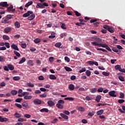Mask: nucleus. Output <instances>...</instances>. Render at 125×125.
Returning <instances> with one entry per match:
<instances>
[{
    "label": "nucleus",
    "mask_w": 125,
    "mask_h": 125,
    "mask_svg": "<svg viewBox=\"0 0 125 125\" xmlns=\"http://www.w3.org/2000/svg\"><path fill=\"white\" fill-rule=\"evenodd\" d=\"M46 96H47V92H44L43 94L40 95V97H41V98H45V97H46Z\"/></svg>",
    "instance_id": "nucleus-26"
},
{
    "label": "nucleus",
    "mask_w": 125,
    "mask_h": 125,
    "mask_svg": "<svg viewBox=\"0 0 125 125\" xmlns=\"http://www.w3.org/2000/svg\"><path fill=\"white\" fill-rule=\"evenodd\" d=\"M21 46L22 48H26L27 47V44L26 43H21Z\"/></svg>",
    "instance_id": "nucleus-61"
},
{
    "label": "nucleus",
    "mask_w": 125,
    "mask_h": 125,
    "mask_svg": "<svg viewBox=\"0 0 125 125\" xmlns=\"http://www.w3.org/2000/svg\"><path fill=\"white\" fill-rule=\"evenodd\" d=\"M78 110L80 112H84V108L82 106H80L79 107H78Z\"/></svg>",
    "instance_id": "nucleus-42"
},
{
    "label": "nucleus",
    "mask_w": 125,
    "mask_h": 125,
    "mask_svg": "<svg viewBox=\"0 0 125 125\" xmlns=\"http://www.w3.org/2000/svg\"><path fill=\"white\" fill-rule=\"evenodd\" d=\"M115 70H118V71H120V72L121 71H122V67H121V66L120 65H119V64H117V65H116L115 66Z\"/></svg>",
    "instance_id": "nucleus-15"
},
{
    "label": "nucleus",
    "mask_w": 125,
    "mask_h": 125,
    "mask_svg": "<svg viewBox=\"0 0 125 125\" xmlns=\"http://www.w3.org/2000/svg\"><path fill=\"white\" fill-rule=\"evenodd\" d=\"M64 60H65L67 62H70V58L67 56L64 57Z\"/></svg>",
    "instance_id": "nucleus-62"
},
{
    "label": "nucleus",
    "mask_w": 125,
    "mask_h": 125,
    "mask_svg": "<svg viewBox=\"0 0 125 125\" xmlns=\"http://www.w3.org/2000/svg\"><path fill=\"white\" fill-rule=\"evenodd\" d=\"M12 8H13V6L11 5L10 6L7 8V10L8 12H11V10H12Z\"/></svg>",
    "instance_id": "nucleus-40"
},
{
    "label": "nucleus",
    "mask_w": 125,
    "mask_h": 125,
    "mask_svg": "<svg viewBox=\"0 0 125 125\" xmlns=\"http://www.w3.org/2000/svg\"><path fill=\"white\" fill-rule=\"evenodd\" d=\"M30 14H33V11H28L27 13L23 14L22 16L23 17H29Z\"/></svg>",
    "instance_id": "nucleus-4"
},
{
    "label": "nucleus",
    "mask_w": 125,
    "mask_h": 125,
    "mask_svg": "<svg viewBox=\"0 0 125 125\" xmlns=\"http://www.w3.org/2000/svg\"><path fill=\"white\" fill-rule=\"evenodd\" d=\"M49 78L50 80H56L57 79L56 76H54L53 74L50 75Z\"/></svg>",
    "instance_id": "nucleus-29"
},
{
    "label": "nucleus",
    "mask_w": 125,
    "mask_h": 125,
    "mask_svg": "<svg viewBox=\"0 0 125 125\" xmlns=\"http://www.w3.org/2000/svg\"><path fill=\"white\" fill-rule=\"evenodd\" d=\"M59 104H65V102L63 100H60L58 102Z\"/></svg>",
    "instance_id": "nucleus-50"
},
{
    "label": "nucleus",
    "mask_w": 125,
    "mask_h": 125,
    "mask_svg": "<svg viewBox=\"0 0 125 125\" xmlns=\"http://www.w3.org/2000/svg\"><path fill=\"white\" fill-rule=\"evenodd\" d=\"M3 69L4 71H6L7 72H8L9 70H10V71H13V70H14V66L12 64H9L7 66H4Z\"/></svg>",
    "instance_id": "nucleus-1"
},
{
    "label": "nucleus",
    "mask_w": 125,
    "mask_h": 125,
    "mask_svg": "<svg viewBox=\"0 0 125 125\" xmlns=\"http://www.w3.org/2000/svg\"><path fill=\"white\" fill-rule=\"evenodd\" d=\"M22 105V107H24V108H28V103H23Z\"/></svg>",
    "instance_id": "nucleus-48"
},
{
    "label": "nucleus",
    "mask_w": 125,
    "mask_h": 125,
    "mask_svg": "<svg viewBox=\"0 0 125 125\" xmlns=\"http://www.w3.org/2000/svg\"><path fill=\"white\" fill-rule=\"evenodd\" d=\"M40 112H45V113H48V109H47V108H42L40 110Z\"/></svg>",
    "instance_id": "nucleus-33"
},
{
    "label": "nucleus",
    "mask_w": 125,
    "mask_h": 125,
    "mask_svg": "<svg viewBox=\"0 0 125 125\" xmlns=\"http://www.w3.org/2000/svg\"><path fill=\"white\" fill-rule=\"evenodd\" d=\"M74 13H75V15L76 16H77L78 17L81 16V15H82V14H81V13H80L79 12L75 11H74Z\"/></svg>",
    "instance_id": "nucleus-51"
},
{
    "label": "nucleus",
    "mask_w": 125,
    "mask_h": 125,
    "mask_svg": "<svg viewBox=\"0 0 125 125\" xmlns=\"http://www.w3.org/2000/svg\"><path fill=\"white\" fill-rule=\"evenodd\" d=\"M85 74L86 76H87V77H90V76L91 75V72L88 70H87L85 72Z\"/></svg>",
    "instance_id": "nucleus-32"
},
{
    "label": "nucleus",
    "mask_w": 125,
    "mask_h": 125,
    "mask_svg": "<svg viewBox=\"0 0 125 125\" xmlns=\"http://www.w3.org/2000/svg\"><path fill=\"white\" fill-rule=\"evenodd\" d=\"M68 88L70 90H74V89H75V85L73 84H70L68 86Z\"/></svg>",
    "instance_id": "nucleus-18"
},
{
    "label": "nucleus",
    "mask_w": 125,
    "mask_h": 125,
    "mask_svg": "<svg viewBox=\"0 0 125 125\" xmlns=\"http://www.w3.org/2000/svg\"><path fill=\"white\" fill-rule=\"evenodd\" d=\"M14 116L16 118H21V115H20L18 112H16L14 114Z\"/></svg>",
    "instance_id": "nucleus-45"
},
{
    "label": "nucleus",
    "mask_w": 125,
    "mask_h": 125,
    "mask_svg": "<svg viewBox=\"0 0 125 125\" xmlns=\"http://www.w3.org/2000/svg\"><path fill=\"white\" fill-rule=\"evenodd\" d=\"M60 116L62 117V118H63V119H64V120H68L69 119V117L68 116L66 115L64 113H60Z\"/></svg>",
    "instance_id": "nucleus-10"
},
{
    "label": "nucleus",
    "mask_w": 125,
    "mask_h": 125,
    "mask_svg": "<svg viewBox=\"0 0 125 125\" xmlns=\"http://www.w3.org/2000/svg\"><path fill=\"white\" fill-rule=\"evenodd\" d=\"M11 47L15 50H17L18 51H19V48H18V46L16 44H12L11 46Z\"/></svg>",
    "instance_id": "nucleus-8"
},
{
    "label": "nucleus",
    "mask_w": 125,
    "mask_h": 125,
    "mask_svg": "<svg viewBox=\"0 0 125 125\" xmlns=\"http://www.w3.org/2000/svg\"><path fill=\"white\" fill-rule=\"evenodd\" d=\"M15 26L16 28H20V23L18 21H16L15 23Z\"/></svg>",
    "instance_id": "nucleus-35"
},
{
    "label": "nucleus",
    "mask_w": 125,
    "mask_h": 125,
    "mask_svg": "<svg viewBox=\"0 0 125 125\" xmlns=\"http://www.w3.org/2000/svg\"><path fill=\"white\" fill-rule=\"evenodd\" d=\"M104 112V110L103 109H101L97 111V115H98V116H100L101 115H102L103 114Z\"/></svg>",
    "instance_id": "nucleus-22"
},
{
    "label": "nucleus",
    "mask_w": 125,
    "mask_h": 125,
    "mask_svg": "<svg viewBox=\"0 0 125 125\" xmlns=\"http://www.w3.org/2000/svg\"><path fill=\"white\" fill-rule=\"evenodd\" d=\"M6 17H7V18L9 20V19H12V18H13V15H10V14L7 15L6 16Z\"/></svg>",
    "instance_id": "nucleus-53"
},
{
    "label": "nucleus",
    "mask_w": 125,
    "mask_h": 125,
    "mask_svg": "<svg viewBox=\"0 0 125 125\" xmlns=\"http://www.w3.org/2000/svg\"><path fill=\"white\" fill-rule=\"evenodd\" d=\"M4 32L5 33H9V32H11V28L10 27H7L4 29Z\"/></svg>",
    "instance_id": "nucleus-24"
},
{
    "label": "nucleus",
    "mask_w": 125,
    "mask_h": 125,
    "mask_svg": "<svg viewBox=\"0 0 125 125\" xmlns=\"http://www.w3.org/2000/svg\"><path fill=\"white\" fill-rule=\"evenodd\" d=\"M61 45H62V43L61 42H57L55 44V46H56V47H58V48H60Z\"/></svg>",
    "instance_id": "nucleus-30"
},
{
    "label": "nucleus",
    "mask_w": 125,
    "mask_h": 125,
    "mask_svg": "<svg viewBox=\"0 0 125 125\" xmlns=\"http://www.w3.org/2000/svg\"><path fill=\"white\" fill-rule=\"evenodd\" d=\"M5 61V58L2 56H0V62H4Z\"/></svg>",
    "instance_id": "nucleus-37"
},
{
    "label": "nucleus",
    "mask_w": 125,
    "mask_h": 125,
    "mask_svg": "<svg viewBox=\"0 0 125 125\" xmlns=\"http://www.w3.org/2000/svg\"><path fill=\"white\" fill-rule=\"evenodd\" d=\"M9 4H7V2H2L0 3V6L2 7H8Z\"/></svg>",
    "instance_id": "nucleus-6"
},
{
    "label": "nucleus",
    "mask_w": 125,
    "mask_h": 125,
    "mask_svg": "<svg viewBox=\"0 0 125 125\" xmlns=\"http://www.w3.org/2000/svg\"><path fill=\"white\" fill-rule=\"evenodd\" d=\"M61 24H62V29H64V30H66V29H67V26H66V24L64 23L61 22Z\"/></svg>",
    "instance_id": "nucleus-27"
},
{
    "label": "nucleus",
    "mask_w": 125,
    "mask_h": 125,
    "mask_svg": "<svg viewBox=\"0 0 125 125\" xmlns=\"http://www.w3.org/2000/svg\"><path fill=\"white\" fill-rule=\"evenodd\" d=\"M17 93H18V91H17L16 90H12L11 91V94H12V95H13V96L17 95Z\"/></svg>",
    "instance_id": "nucleus-19"
},
{
    "label": "nucleus",
    "mask_w": 125,
    "mask_h": 125,
    "mask_svg": "<svg viewBox=\"0 0 125 125\" xmlns=\"http://www.w3.org/2000/svg\"><path fill=\"white\" fill-rule=\"evenodd\" d=\"M22 100H23V99L18 98L15 100V102H17L18 103H20L21 101H22Z\"/></svg>",
    "instance_id": "nucleus-52"
},
{
    "label": "nucleus",
    "mask_w": 125,
    "mask_h": 125,
    "mask_svg": "<svg viewBox=\"0 0 125 125\" xmlns=\"http://www.w3.org/2000/svg\"><path fill=\"white\" fill-rule=\"evenodd\" d=\"M37 8H43V4L41 3H38L36 6Z\"/></svg>",
    "instance_id": "nucleus-20"
},
{
    "label": "nucleus",
    "mask_w": 125,
    "mask_h": 125,
    "mask_svg": "<svg viewBox=\"0 0 125 125\" xmlns=\"http://www.w3.org/2000/svg\"><path fill=\"white\" fill-rule=\"evenodd\" d=\"M97 91V89L96 88H93L91 89V93H95Z\"/></svg>",
    "instance_id": "nucleus-49"
},
{
    "label": "nucleus",
    "mask_w": 125,
    "mask_h": 125,
    "mask_svg": "<svg viewBox=\"0 0 125 125\" xmlns=\"http://www.w3.org/2000/svg\"><path fill=\"white\" fill-rule=\"evenodd\" d=\"M27 85L28 86H29L30 87H34V86H35V85H34V84H33L31 83H27Z\"/></svg>",
    "instance_id": "nucleus-47"
},
{
    "label": "nucleus",
    "mask_w": 125,
    "mask_h": 125,
    "mask_svg": "<svg viewBox=\"0 0 125 125\" xmlns=\"http://www.w3.org/2000/svg\"><path fill=\"white\" fill-rule=\"evenodd\" d=\"M1 23L3 24H6V23H10V21H9V20L7 18L5 20H4L3 21H2Z\"/></svg>",
    "instance_id": "nucleus-17"
},
{
    "label": "nucleus",
    "mask_w": 125,
    "mask_h": 125,
    "mask_svg": "<svg viewBox=\"0 0 125 125\" xmlns=\"http://www.w3.org/2000/svg\"><path fill=\"white\" fill-rule=\"evenodd\" d=\"M33 103L37 105H41L42 104V100L39 99H35L33 100Z\"/></svg>",
    "instance_id": "nucleus-3"
},
{
    "label": "nucleus",
    "mask_w": 125,
    "mask_h": 125,
    "mask_svg": "<svg viewBox=\"0 0 125 125\" xmlns=\"http://www.w3.org/2000/svg\"><path fill=\"white\" fill-rule=\"evenodd\" d=\"M34 42L35 43H39L41 42V39H40L39 38H37L34 40Z\"/></svg>",
    "instance_id": "nucleus-39"
},
{
    "label": "nucleus",
    "mask_w": 125,
    "mask_h": 125,
    "mask_svg": "<svg viewBox=\"0 0 125 125\" xmlns=\"http://www.w3.org/2000/svg\"><path fill=\"white\" fill-rule=\"evenodd\" d=\"M32 4H33V1H30L25 4V7H29V6H30V5H32Z\"/></svg>",
    "instance_id": "nucleus-23"
},
{
    "label": "nucleus",
    "mask_w": 125,
    "mask_h": 125,
    "mask_svg": "<svg viewBox=\"0 0 125 125\" xmlns=\"http://www.w3.org/2000/svg\"><path fill=\"white\" fill-rule=\"evenodd\" d=\"M56 107L58 108V109H63L64 108V106L62 104H57L56 105Z\"/></svg>",
    "instance_id": "nucleus-13"
},
{
    "label": "nucleus",
    "mask_w": 125,
    "mask_h": 125,
    "mask_svg": "<svg viewBox=\"0 0 125 125\" xmlns=\"http://www.w3.org/2000/svg\"><path fill=\"white\" fill-rule=\"evenodd\" d=\"M118 103H119V104H122V103H124L125 102V100L119 99L118 100Z\"/></svg>",
    "instance_id": "nucleus-57"
},
{
    "label": "nucleus",
    "mask_w": 125,
    "mask_h": 125,
    "mask_svg": "<svg viewBox=\"0 0 125 125\" xmlns=\"http://www.w3.org/2000/svg\"><path fill=\"white\" fill-rule=\"evenodd\" d=\"M24 117L25 118H27V119H30V118H31V115L26 114L24 115Z\"/></svg>",
    "instance_id": "nucleus-63"
},
{
    "label": "nucleus",
    "mask_w": 125,
    "mask_h": 125,
    "mask_svg": "<svg viewBox=\"0 0 125 125\" xmlns=\"http://www.w3.org/2000/svg\"><path fill=\"white\" fill-rule=\"evenodd\" d=\"M92 39L96 41V42H102V39L98 38L97 37H92Z\"/></svg>",
    "instance_id": "nucleus-11"
},
{
    "label": "nucleus",
    "mask_w": 125,
    "mask_h": 125,
    "mask_svg": "<svg viewBox=\"0 0 125 125\" xmlns=\"http://www.w3.org/2000/svg\"><path fill=\"white\" fill-rule=\"evenodd\" d=\"M33 98V96H28L27 95V96H25L24 97L23 99L25 100H30L31 99H32Z\"/></svg>",
    "instance_id": "nucleus-14"
},
{
    "label": "nucleus",
    "mask_w": 125,
    "mask_h": 125,
    "mask_svg": "<svg viewBox=\"0 0 125 125\" xmlns=\"http://www.w3.org/2000/svg\"><path fill=\"white\" fill-rule=\"evenodd\" d=\"M91 44L92 45H98V46H100V43H99V42H91Z\"/></svg>",
    "instance_id": "nucleus-21"
},
{
    "label": "nucleus",
    "mask_w": 125,
    "mask_h": 125,
    "mask_svg": "<svg viewBox=\"0 0 125 125\" xmlns=\"http://www.w3.org/2000/svg\"><path fill=\"white\" fill-rule=\"evenodd\" d=\"M63 114H64L65 115H70V112H69V111L67 110H64L63 111Z\"/></svg>",
    "instance_id": "nucleus-58"
},
{
    "label": "nucleus",
    "mask_w": 125,
    "mask_h": 125,
    "mask_svg": "<svg viewBox=\"0 0 125 125\" xmlns=\"http://www.w3.org/2000/svg\"><path fill=\"white\" fill-rule=\"evenodd\" d=\"M118 79L121 82H125V78L123 76L120 75L118 76Z\"/></svg>",
    "instance_id": "nucleus-34"
},
{
    "label": "nucleus",
    "mask_w": 125,
    "mask_h": 125,
    "mask_svg": "<svg viewBox=\"0 0 125 125\" xmlns=\"http://www.w3.org/2000/svg\"><path fill=\"white\" fill-rule=\"evenodd\" d=\"M47 104L50 107H52V106H54V105H55V104L54 103V102H52V101H48Z\"/></svg>",
    "instance_id": "nucleus-12"
},
{
    "label": "nucleus",
    "mask_w": 125,
    "mask_h": 125,
    "mask_svg": "<svg viewBox=\"0 0 125 125\" xmlns=\"http://www.w3.org/2000/svg\"><path fill=\"white\" fill-rule=\"evenodd\" d=\"M21 77L20 76H15L13 77L14 81H19Z\"/></svg>",
    "instance_id": "nucleus-44"
},
{
    "label": "nucleus",
    "mask_w": 125,
    "mask_h": 125,
    "mask_svg": "<svg viewBox=\"0 0 125 125\" xmlns=\"http://www.w3.org/2000/svg\"><path fill=\"white\" fill-rule=\"evenodd\" d=\"M29 94H30V93H29L28 92H23L22 93L23 96H26L29 95Z\"/></svg>",
    "instance_id": "nucleus-59"
},
{
    "label": "nucleus",
    "mask_w": 125,
    "mask_h": 125,
    "mask_svg": "<svg viewBox=\"0 0 125 125\" xmlns=\"http://www.w3.org/2000/svg\"><path fill=\"white\" fill-rule=\"evenodd\" d=\"M9 121V119L8 118L6 117L2 118V116H0V122L1 123H3V122H8Z\"/></svg>",
    "instance_id": "nucleus-7"
},
{
    "label": "nucleus",
    "mask_w": 125,
    "mask_h": 125,
    "mask_svg": "<svg viewBox=\"0 0 125 125\" xmlns=\"http://www.w3.org/2000/svg\"><path fill=\"white\" fill-rule=\"evenodd\" d=\"M103 75L104 76H105V77H108L110 75V72H102Z\"/></svg>",
    "instance_id": "nucleus-46"
},
{
    "label": "nucleus",
    "mask_w": 125,
    "mask_h": 125,
    "mask_svg": "<svg viewBox=\"0 0 125 125\" xmlns=\"http://www.w3.org/2000/svg\"><path fill=\"white\" fill-rule=\"evenodd\" d=\"M107 44L100 43L99 47H100L101 46V47H104V48H106V47L107 46Z\"/></svg>",
    "instance_id": "nucleus-31"
},
{
    "label": "nucleus",
    "mask_w": 125,
    "mask_h": 125,
    "mask_svg": "<svg viewBox=\"0 0 125 125\" xmlns=\"http://www.w3.org/2000/svg\"><path fill=\"white\" fill-rule=\"evenodd\" d=\"M101 95H98L96 96V101H97V102L99 103L100 102V100L101 99Z\"/></svg>",
    "instance_id": "nucleus-25"
},
{
    "label": "nucleus",
    "mask_w": 125,
    "mask_h": 125,
    "mask_svg": "<svg viewBox=\"0 0 125 125\" xmlns=\"http://www.w3.org/2000/svg\"><path fill=\"white\" fill-rule=\"evenodd\" d=\"M104 29H105V30H107V31L109 32V33H112L115 32V30H114V28L112 27H110L108 25H104Z\"/></svg>",
    "instance_id": "nucleus-2"
},
{
    "label": "nucleus",
    "mask_w": 125,
    "mask_h": 125,
    "mask_svg": "<svg viewBox=\"0 0 125 125\" xmlns=\"http://www.w3.org/2000/svg\"><path fill=\"white\" fill-rule=\"evenodd\" d=\"M87 64H89V65H94V62L92 61H89L87 62Z\"/></svg>",
    "instance_id": "nucleus-54"
},
{
    "label": "nucleus",
    "mask_w": 125,
    "mask_h": 125,
    "mask_svg": "<svg viewBox=\"0 0 125 125\" xmlns=\"http://www.w3.org/2000/svg\"><path fill=\"white\" fill-rule=\"evenodd\" d=\"M109 95H110V96H111V97H117V95H116V91L112 90L110 91L109 93Z\"/></svg>",
    "instance_id": "nucleus-5"
},
{
    "label": "nucleus",
    "mask_w": 125,
    "mask_h": 125,
    "mask_svg": "<svg viewBox=\"0 0 125 125\" xmlns=\"http://www.w3.org/2000/svg\"><path fill=\"white\" fill-rule=\"evenodd\" d=\"M36 15L34 14H31V15L28 18V20L29 21H32L33 19H35Z\"/></svg>",
    "instance_id": "nucleus-9"
},
{
    "label": "nucleus",
    "mask_w": 125,
    "mask_h": 125,
    "mask_svg": "<svg viewBox=\"0 0 125 125\" xmlns=\"http://www.w3.org/2000/svg\"><path fill=\"white\" fill-rule=\"evenodd\" d=\"M26 61V58H22L21 60L19 62V64H22V63H24Z\"/></svg>",
    "instance_id": "nucleus-36"
},
{
    "label": "nucleus",
    "mask_w": 125,
    "mask_h": 125,
    "mask_svg": "<svg viewBox=\"0 0 125 125\" xmlns=\"http://www.w3.org/2000/svg\"><path fill=\"white\" fill-rule=\"evenodd\" d=\"M15 106H16L17 107H18V108H20V109H21V108H22V105L19 104H15Z\"/></svg>",
    "instance_id": "nucleus-60"
},
{
    "label": "nucleus",
    "mask_w": 125,
    "mask_h": 125,
    "mask_svg": "<svg viewBox=\"0 0 125 125\" xmlns=\"http://www.w3.org/2000/svg\"><path fill=\"white\" fill-rule=\"evenodd\" d=\"M14 53L15 54V55H16V56H17V57H18L19 58V57H20V56H21V55L20 54V53H19V52L16 51H14Z\"/></svg>",
    "instance_id": "nucleus-38"
},
{
    "label": "nucleus",
    "mask_w": 125,
    "mask_h": 125,
    "mask_svg": "<svg viewBox=\"0 0 125 125\" xmlns=\"http://www.w3.org/2000/svg\"><path fill=\"white\" fill-rule=\"evenodd\" d=\"M103 90H104L103 88H99L97 91L98 92H103Z\"/></svg>",
    "instance_id": "nucleus-64"
},
{
    "label": "nucleus",
    "mask_w": 125,
    "mask_h": 125,
    "mask_svg": "<svg viewBox=\"0 0 125 125\" xmlns=\"http://www.w3.org/2000/svg\"><path fill=\"white\" fill-rule=\"evenodd\" d=\"M2 38L3 40H5L7 41H8V40H9V37H8V36L7 35H3Z\"/></svg>",
    "instance_id": "nucleus-43"
},
{
    "label": "nucleus",
    "mask_w": 125,
    "mask_h": 125,
    "mask_svg": "<svg viewBox=\"0 0 125 125\" xmlns=\"http://www.w3.org/2000/svg\"><path fill=\"white\" fill-rule=\"evenodd\" d=\"M64 69L67 72H72V68L68 66H65Z\"/></svg>",
    "instance_id": "nucleus-28"
},
{
    "label": "nucleus",
    "mask_w": 125,
    "mask_h": 125,
    "mask_svg": "<svg viewBox=\"0 0 125 125\" xmlns=\"http://www.w3.org/2000/svg\"><path fill=\"white\" fill-rule=\"evenodd\" d=\"M94 114H95L94 112H89L88 114V116H89L90 117H92V116H94Z\"/></svg>",
    "instance_id": "nucleus-55"
},
{
    "label": "nucleus",
    "mask_w": 125,
    "mask_h": 125,
    "mask_svg": "<svg viewBox=\"0 0 125 125\" xmlns=\"http://www.w3.org/2000/svg\"><path fill=\"white\" fill-rule=\"evenodd\" d=\"M120 98H122V99L125 98V94L124 93H120Z\"/></svg>",
    "instance_id": "nucleus-56"
},
{
    "label": "nucleus",
    "mask_w": 125,
    "mask_h": 125,
    "mask_svg": "<svg viewBox=\"0 0 125 125\" xmlns=\"http://www.w3.org/2000/svg\"><path fill=\"white\" fill-rule=\"evenodd\" d=\"M64 100H69L70 101H73L74 100V98L72 97H67V98H65Z\"/></svg>",
    "instance_id": "nucleus-41"
},
{
    "label": "nucleus",
    "mask_w": 125,
    "mask_h": 125,
    "mask_svg": "<svg viewBox=\"0 0 125 125\" xmlns=\"http://www.w3.org/2000/svg\"><path fill=\"white\" fill-rule=\"evenodd\" d=\"M55 33L54 32H52L51 33V36H49V39H53L54 38H55Z\"/></svg>",
    "instance_id": "nucleus-16"
}]
</instances>
